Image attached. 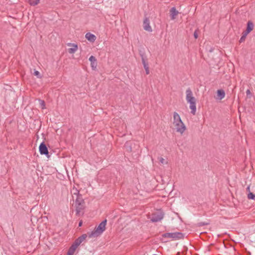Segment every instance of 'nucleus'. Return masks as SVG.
<instances>
[{
    "label": "nucleus",
    "mask_w": 255,
    "mask_h": 255,
    "mask_svg": "<svg viewBox=\"0 0 255 255\" xmlns=\"http://www.w3.org/2000/svg\"><path fill=\"white\" fill-rule=\"evenodd\" d=\"M173 123L176 128V131L182 134L186 130V127L182 121L179 115L176 112L173 113Z\"/></svg>",
    "instance_id": "f257e3e1"
},
{
    "label": "nucleus",
    "mask_w": 255,
    "mask_h": 255,
    "mask_svg": "<svg viewBox=\"0 0 255 255\" xmlns=\"http://www.w3.org/2000/svg\"><path fill=\"white\" fill-rule=\"evenodd\" d=\"M106 224L107 220L103 221L93 231L88 233L89 238H95L100 236L105 230Z\"/></svg>",
    "instance_id": "f03ea898"
},
{
    "label": "nucleus",
    "mask_w": 255,
    "mask_h": 255,
    "mask_svg": "<svg viewBox=\"0 0 255 255\" xmlns=\"http://www.w3.org/2000/svg\"><path fill=\"white\" fill-rule=\"evenodd\" d=\"M184 235L181 232L166 233L162 235L161 240L163 242L166 243L168 241L166 238L171 239L172 241L178 240L183 239Z\"/></svg>",
    "instance_id": "7ed1b4c3"
},
{
    "label": "nucleus",
    "mask_w": 255,
    "mask_h": 255,
    "mask_svg": "<svg viewBox=\"0 0 255 255\" xmlns=\"http://www.w3.org/2000/svg\"><path fill=\"white\" fill-rule=\"evenodd\" d=\"M186 99L187 102L189 103V104H193L196 103V99L193 96V93L191 90L190 88H188L186 91Z\"/></svg>",
    "instance_id": "20e7f679"
},
{
    "label": "nucleus",
    "mask_w": 255,
    "mask_h": 255,
    "mask_svg": "<svg viewBox=\"0 0 255 255\" xmlns=\"http://www.w3.org/2000/svg\"><path fill=\"white\" fill-rule=\"evenodd\" d=\"M39 151L40 154L45 155L47 157H49L48 148L44 142L40 143L39 146Z\"/></svg>",
    "instance_id": "39448f33"
},
{
    "label": "nucleus",
    "mask_w": 255,
    "mask_h": 255,
    "mask_svg": "<svg viewBox=\"0 0 255 255\" xmlns=\"http://www.w3.org/2000/svg\"><path fill=\"white\" fill-rule=\"evenodd\" d=\"M88 236L86 234H83L81 236L79 237L78 239H77L74 243L73 244L74 246L76 247H78L82 242Z\"/></svg>",
    "instance_id": "423d86ee"
},
{
    "label": "nucleus",
    "mask_w": 255,
    "mask_h": 255,
    "mask_svg": "<svg viewBox=\"0 0 255 255\" xmlns=\"http://www.w3.org/2000/svg\"><path fill=\"white\" fill-rule=\"evenodd\" d=\"M143 28L145 30L148 32L152 31V28L150 25V22L148 18L145 17L143 20Z\"/></svg>",
    "instance_id": "0eeeda50"
},
{
    "label": "nucleus",
    "mask_w": 255,
    "mask_h": 255,
    "mask_svg": "<svg viewBox=\"0 0 255 255\" xmlns=\"http://www.w3.org/2000/svg\"><path fill=\"white\" fill-rule=\"evenodd\" d=\"M163 218V214L159 213L158 214H154L150 220L152 222H157L160 221Z\"/></svg>",
    "instance_id": "6e6552de"
},
{
    "label": "nucleus",
    "mask_w": 255,
    "mask_h": 255,
    "mask_svg": "<svg viewBox=\"0 0 255 255\" xmlns=\"http://www.w3.org/2000/svg\"><path fill=\"white\" fill-rule=\"evenodd\" d=\"M178 11L175 7H172L170 10V15L171 19L174 20L175 19L176 16L178 14Z\"/></svg>",
    "instance_id": "1a4fd4ad"
},
{
    "label": "nucleus",
    "mask_w": 255,
    "mask_h": 255,
    "mask_svg": "<svg viewBox=\"0 0 255 255\" xmlns=\"http://www.w3.org/2000/svg\"><path fill=\"white\" fill-rule=\"evenodd\" d=\"M254 23L251 21H249L247 23V26L246 30L244 31V32L249 34L254 28Z\"/></svg>",
    "instance_id": "9d476101"
},
{
    "label": "nucleus",
    "mask_w": 255,
    "mask_h": 255,
    "mask_svg": "<svg viewBox=\"0 0 255 255\" xmlns=\"http://www.w3.org/2000/svg\"><path fill=\"white\" fill-rule=\"evenodd\" d=\"M89 61L91 62V67L93 69H95L97 67V60L94 56H91L89 58Z\"/></svg>",
    "instance_id": "9b49d317"
},
{
    "label": "nucleus",
    "mask_w": 255,
    "mask_h": 255,
    "mask_svg": "<svg viewBox=\"0 0 255 255\" xmlns=\"http://www.w3.org/2000/svg\"><path fill=\"white\" fill-rule=\"evenodd\" d=\"M84 208V204H76V213L77 215H80Z\"/></svg>",
    "instance_id": "f8f14e48"
},
{
    "label": "nucleus",
    "mask_w": 255,
    "mask_h": 255,
    "mask_svg": "<svg viewBox=\"0 0 255 255\" xmlns=\"http://www.w3.org/2000/svg\"><path fill=\"white\" fill-rule=\"evenodd\" d=\"M85 37L91 42H94L96 40L95 35L89 32L86 34Z\"/></svg>",
    "instance_id": "ddd939ff"
},
{
    "label": "nucleus",
    "mask_w": 255,
    "mask_h": 255,
    "mask_svg": "<svg viewBox=\"0 0 255 255\" xmlns=\"http://www.w3.org/2000/svg\"><path fill=\"white\" fill-rule=\"evenodd\" d=\"M75 203L76 204H84V201L81 195L76 196Z\"/></svg>",
    "instance_id": "4468645a"
},
{
    "label": "nucleus",
    "mask_w": 255,
    "mask_h": 255,
    "mask_svg": "<svg viewBox=\"0 0 255 255\" xmlns=\"http://www.w3.org/2000/svg\"><path fill=\"white\" fill-rule=\"evenodd\" d=\"M77 248V247L72 244L69 249L67 255H73Z\"/></svg>",
    "instance_id": "2eb2a0df"
},
{
    "label": "nucleus",
    "mask_w": 255,
    "mask_h": 255,
    "mask_svg": "<svg viewBox=\"0 0 255 255\" xmlns=\"http://www.w3.org/2000/svg\"><path fill=\"white\" fill-rule=\"evenodd\" d=\"M217 96L220 100H222L225 97V93L223 90H218L217 91Z\"/></svg>",
    "instance_id": "dca6fc26"
},
{
    "label": "nucleus",
    "mask_w": 255,
    "mask_h": 255,
    "mask_svg": "<svg viewBox=\"0 0 255 255\" xmlns=\"http://www.w3.org/2000/svg\"><path fill=\"white\" fill-rule=\"evenodd\" d=\"M141 57L142 63L143 64L144 68H148V64L147 62H146V57L145 56H144V55L143 54L141 55Z\"/></svg>",
    "instance_id": "f3484780"
},
{
    "label": "nucleus",
    "mask_w": 255,
    "mask_h": 255,
    "mask_svg": "<svg viewBox=\"0 0 255 255\" xmlns=\"http://www.w3.org/2000/svg\"><path fill=\"white\" fill-rule=\"evenodd\" d=\"M190 109L191 110V113L192 115H195L196 112V103L190 104Z\"/></svg>",
    "instance_id": "a211bd4d"
},
{
    "label": "nucleus",
    "mask_w": 255,
    "mask_h": 255,
    "mask_svg": "<svg viewBox=\"0 0 255 255\" xmlns=\"http://www.w3.org/2000/svg\"><path fill=\"white\" fill-rule=\"evenodd\" d=\"M71 193L73 195V197L74 198V196H78L81 194L79 193V191L76 188L74 187L71 190Z\"/></svg>",
    "instance_id": "6ab92c4d"
},
{
    "label": "nucleus",
    "mask_w": 255,
    "mask_h": 255,
    "mask_svg": "<svg viewBox=\"0 0 255 255\" xmlns=\"http://www.w3.org/2000/svg\"><path fill=\"white\" fill-rule=\"evenodd\" d=\"M73 47L69 49V52L71 54L74 53L77 50L78 47L76 44H73Z\"/></svg>",
    "instance_id": "aec40b11"
},
{
    "label": "nucleus",
    "mask_w": 255,
    "mask_h": 255,
    "mask_svg": "<svg viewBox=\"0 0 255 255\" xmlns=\"http://www.w3.org/2000/svg\"><path fill=\"white\" fill-rule=\"evenodd\" d=\"M248 34L243 32L242 36H241V37L240 39L239 42L240 43H242V42H244L245 40V39L246 38V37H247Z\"/></svg>",
    "instance_id": "412c9836"
},
{
    "label": "nucleus",
    "mask_w": 255,
    "mask_h": 255,
    "mask_svg": "<svg viewBox=\"0 0 255 255\" xmlns=\"http://www.w3.org/2000/svg\"><path fill=\"white\" fill-rule=\"evenodd\" d=\"M29 4L31 5H36L39 2V0H29Z\"/></svg>",
    "instance_id": "4be33fe9"
},
{
    "label": "nucleus",
    "mask_w": 255,
    "mask_h": 255,
    "mask_svg": "<svg viewBox=\"0 0 255 255\" xmlns=\"http://www.w3.org/2000/svg\"><path fill=\"white\" fill-rule=\"evenodd\" d=\"M39 105L42 109H45V102L43 100H38Z\"/></svg>",
    "instance_id": "5701e85b"
},
{
    "label": "nucleus",
    "mask_w": 255,
    "mask_h": 255,
    "mask_svg": "<svg viewBox=\"0 0 255 255\" xmlns=\"http://www.w3.org/2000/svg\"><path fill=\"white\" fill-rule=\"evenodd\" d=\"M158 159L161 164H167L168 163V161L162 157H158Z\"/></svg>",
    "instance_id": "b1692460"
},
{
    "label": "nucleus",
    "mask_w": 255,
    "mask_h": 255,
    "mask_svg": "<svg viewBox=\"0 0 255 255\" xmlns=\"http://www.w3.org/2000/svg\"><path fill=\"white\" fill-rule=\"evenodd\" d=\"M248 198L249 199L254 200L255 199V195L252 192H250L248 195Z\"/></svg>",
    "instance_id": "393cba45"
},
{
    "label": "nucleus",
    "mask_w": 255,
    "mask_h": 255,
    "mask_svg": "<svg viewBox=\"0 0 255 255\" xmlns=\"http://www.w3.org/2000/svg\"><path fill=\"white\" fill-rule=\"evenodd\" d=\"M34 75L37 76L38 78L41 77L40 73L38 71H34Z\"/></svg>",
    "instance_id": "a878e982"
},
{
    "label": "nucleus",
    "mask_w": 255,
    "mask_h": 255,
    "mask_svg": "<svg viewBox=\"0 0 255 255\" xmlns=\"http://www.w3.org/2000/svg\"><path fill=\"white\" fill-rule=\"evenodd\" d=\"M208 224L207 223H204V222H201V223H199V225L200 226H204V225H208Z\"/></svg>",
    "instance_id": "bb28decb"
},
{
    "label": "nucleus",
    "mask_w": 255,
    "mask_h": 255,
    "mask_svg": "<svg viewBox=\"0 0 255 255\" xmlns=\"http://www.w3.org/2000/svg\"><path fill=\"white\" fill-rule=\"evenodd\" d=\"M144 69L145 70L146 74H149V67L146 68H144Z\"/></svg>",
    "instance_id": "cd10ccee"
},
{
    "label": "nucleus",
    "mask_w": 255,
    "mask_h": 255,
    "mask_svg": "<svg viewBox=\"0 0 255 255\" xmlns=\"http://www.w3.org/2000/svg\"><path fill=\"white\" fill-rule=\"evenodd\" d=\"M246 94H247V96L251 94V91H250V90L249 89H248L247 90Z\"/></svg>",
    "instance_id": "c85d7f7f"
},
{
    "label": "nucleus",
    "mask_w": 255,
    "mask_h": 255,
    "mask_svg": "<svg viewBox=\"0 0 255 255\" xmlns=\"http://www.w3.org/2000/svg\"><path fill=\"white\" fill-rule=\"evenodd\" d=\"M194 36L195 38H197L198 37V34L196 31H195L194 33Z\"/></svg>",
    "instance_id": "c756f323"
},
{
    "label": "nucleus",
    "mask_w": 255,
    "mask_h": 255,
    "mask_svg": "<svg viewBox=\"0 0 255 255\" xmlns=\"http://www.w3.org/2000/svg\"><path fill=\"white\" fill-rule=\"evenodd\" d=\"M82 224V222L81 221L79 223V226H81Z\"/></svg>",
    "instance_id": "7c9ffc66"
}]
</instances>
